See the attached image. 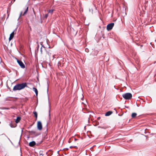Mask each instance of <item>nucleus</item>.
I'll list each match as a JSON object with an SVG mask.
<instances>
[{
	"instance_id": "6",
	"label": "nucleus",
	"mask_w": 156,
	"mask_h": 156,
	"mask_svg": "<svg viewBox=\"0 0 156 156\" xmlns=\"http://www.w3.org/2000/svg\"><path fill=\"white\" fill-rule=\"evenodd\" d=\"M37 128L40 130H41L42 128V125L41 121H39L37 123Z\"/></svg>"
},
{
	"instance_id": "30",
	"label": "nucleus",
	"mask_w": 156,
	"mask_h": 156,
	"mask_svg": "<svg viewBox=\"0 0 156 156\" xmlns=\"http://www.w3.org/2000/svg\"><path fill=\"white\" fill-rule=\"evenodd\" d=\"M114 109L115 110V111H116V113H117V112L115 108H114Z\"/></svg>"
},
{
	"instance_id": "5",
	"label": "nucleus",
	"mask_w": 156,
	"mask_h": 156,
	"mask_svg": "<svg viewBox=\"0 0 156 156\" xmlns=\"http://www.w3.org/2000/svg\"><path fill=\"white\" fill-rule=\"evenodd\" d=\"M17 62L22 68H24L25 67V65L21 60H17Z\"/></svg>"
},
{
	"instance_id": "9",
	"label": "nucleus",
	"mask_w": 156,
	"mask_h": 156,
	"mask_svg": "<svg viewBox=\"0 0 156 156\" xmlns=\"http://www.w3.org/2000/svg\"><path fill=\"white\" fill-rule=\"evenodd\" d=\"M28 10V7H27V9H25L24 12L22 14L23 12H21L20 14V16H24L27 12Z\"/></svg>"
},
{
	"instance_id": "2",
	"label": "nucleus",
	"mask_w": 156,
	"mask_h": 156,
	"mask_svg": "<svg viewBox=\"0 0 156 156\" xmlns=\"http://www.w3.org/2000/svg\"><path fill=\"white\" fill-rule=\"evenodd\" d=\"M122 96L126 100H130L132 97V94L130 93H127L123 94Z\"/></svg>"
},
{
	"instance_id": "21",
	"label": "nucleus",
	"mask_w": 156,
	"mask_h": 156,
	"mask_svg": "<svg viewBox=\"0 0 156 156\" xmlns=\"http://www.w3.org/2000/svg\"><path fill=\"white\" fill-rule=\"evenodd\" d=\"M37 51H38V49H39V45L38 44V43L37 42Z\"/></svg>"
},
{
	"instance_id": "22",
	"label": "nucleus",
	"mask_w": 156,
	"mask_h": 156,
	"mask_svg": "<svg viewBox=\"0 0 156 156\" xmlns=\"http://www.w3.org/2000/svg\"><path fill=\"white\" fill-rule=\"evenodd\" d=\"M85 51L87 52H88L89 51V50L87 48H86L85 49Z\"/></svg>"
},
{
	"instance_id": "25",
	"label": "nucleus",
	"mask_w": 156,
	"mask_h": 156,
	"mask_svg": "<svg viewBox=\"0 0 156 156\" xmlns=\"http://www.w3.org/2000/svg\"><path fill=\"white\" fill-rule=\"evenodd\" d=\"M48 16V14H45L44 16V18H47V17Z\"/></svg>"
},
{
	"instance_id": "23",
	"label": "nucleus",
	"mask_w": 156,
	"mask_h": 156,
	"mask_svg": "<svg viewBox=\"0 0 156 156\" xmlns=\"http://www.w3.org/2000/svg\"><path fill=\"white\" fill-rule=\"evenodd\" d=\"M72 147L77 148V147L76 146H71L70 147H69L70 148H72Z\"/></svg>"
},
{
	"instance_id": "11",
	"label": "nucleus",
	"mask_w": 156,
	"mask_h": 156,
	"mask_svg": "<svg viewBox=\"0 0 156 156\" xmlns=\"http://www.w3.org/2000/svg\"><path fill=\"white\" fill-rule=\"evenodd\" d=\"M20 120L21 117L20 116H18L15 120V122L16 123H17L20 122Z\"/></svg>"
},
{
	"instance_id": "13",
	"label": "nucleus",
	"mask_w": 156,
	"mask_h": 156,
	"mask_svg": "<svg viewBox=\"0 0 156 156\" xmlns=\"http://www.w3.org/2000/svg\"><path fill=\"white\" fill-rule=\"evenodd\" d=\"M16 124L15 123H14V124H13L12 122H10L9 124V126L12 128L15 127L16 126Z\"/></svg>"
},
{
	"instance_id": "12",
	"label": "nucleus",
	"mask_w": 156,
	"mask_h": 156,
	"mask_svg": "<svg viewBox=\"0 0 156 156\" xmlns=\"http://www.w3.org/2000/svg\"><path fill=\"white\" fill-rule=\"evenodd\" d=\"M33 90L35 92V93L36 94L37 96L38 93V91L37 89V88H35V87H33Z\"/></svg>"
},
{
	"instance_id": "34",
	"label": "nucleus",
	"mask_w": 156,
	"mask_h": 156,
	"mask_svg": "<svg viewBox=\"0 0 156 156\" xmlns=\"http://www.w3.org/2000/svg\"><path fill=\"white\" fill-rule=\"evenodd\" d=\"M66 150H68V148H66Z\"/></svg>"
},
{
	"instance_id": "8",
	"label": "nucleus",
	"mask_w": 156,
	"mask_h": 156,
	"mask_svg": "<svg viewBox=\"0 0 156 156\" xmlns=\"http://www.w3.org/2000/svg\"><path fill=\"white\" fill-rule=\"evenodd\" d=\"M36 144V143L34 141H32L29 143V146L31 147H34Z\"/></svg>"
},
{
	"instance_id": "27",
	"label": "nucleus",
	"mask_w": 156,
	"mask_h": 156,
	"mask_svg": "<svg viewBox=\"0 0 156 156\" xmlns=\"http://www.w3.org/2000/svg\"><path fill=\"white\" fill-rule=\"evenodd\" d=\"M100 118H101L100 117H98V118L97 119L98 120H100Z\"/></svg>"
},
{
	"instance_id": "10",
	"label": "nucleus",
	"mask_w": 156,
	"mask_h": 156,
	"mask_svg": "<svg viewBox=\"0 0 156 156\" xmlns=\"http://www.w3.org/2000/svg\"><path fill=\"white\" fill-rule=\"evenodd\" d=\"M113 113V112L111 111H109L107 112L105 114V116H108L111 115Z\"/></svg>"
},
{
	"instance_id": "7",
	"label": "nucleus",
	"mask_w": 156,
	"mask_h": 156,
	"mask_svg": "<svg viewBox=\"0 0 156 156\" xmlns=\"http://www.w3.org/2000/svg\"><path fill=\"white\" fill-rule=\"evenodd\" d=\"M16 28L15 29V30H14L10 34L9 37V41H11L14 37V32L16 30Z\"/></svg>"
},
{
	"instance_id": "31",
	"label": "nucleus",
	"mask_w": 156,
	"mask_h": 156,
	"mask_svg": "<svg viewBox=\"0 0 156 156\" xmlns=\"http://www.w3.org/2000/svg\"><path fill=\"white\" fill-rule=\"evenodd\" d=\"M77 139H76L75 138V141L77 140Z\"/></svg>"
},
{
	"instance_id": "32",
	"label": "nucleus",
	"mask_w": 156,
	"mask_h": 156,
	"mask_svg": "<svg viewBox=\"0 0 156 156\" xmlns=\"http://www.w3.org/2000/svg\"><path fill=\"white\" fill-rule=\"evenodd\" d=\"M51 48L49 46L48 47V48Z\"/></svg>"
},
{
	"instance_id": "4",
	"label": "nucleus",
	"mask_w": 156,
	"mask_h": 156,
	"mask_svg": "<svg viewBox=\"0 0 156 156\" xmlns=\"http://www.w3.org/2000/svg\"><path fill=\"white\" fill-rule=\"evenodd\" d=\"M114 25V23H111L107 25V29L108 30H112Z\"/></svg>"
},
{
	"instance_id": "24",
	"label": "nucleus",
	"mask_w": 156,
	"mask_h": 156,
	"mask_svg": "<svg viewBox=\"0 0 156 156\" xmlns=\"http://www.w3.org/2000/svg\"><path fill=\"white\" fill-rule=\"evenodd\" d=\"M40 51H41V54H42L43 53V51L42 50V47H41L40 48Z\"/></svg>"
},
{
	"instance_id": "29",
	"label": "nucleus",
	"mask_w": 156,
	"mask_h": 156,
	"mask_svg": "<svg viewBox=\"0 0 156 156\" xmlns=\"http://www.w3.org/2000/svg\"><path fill=\"white\" fill-rule=\"evenodd\" d=\"M40 155H42V156H43V154H41V153H40Z\"/></svg>"
},
{
	"instance_id": "17",
	"label": "nucleus",
	"mask_w": 156,
	"mask_h": 156,
	"mask_svg": "<svg viewBox=\"0 0 156 156\" xmlns=\"http://www.w3.org/2000/svg\"><path fill=\"white\" fill-rule=\"evenodd\" d=\"M46 51L48 55L49 56H50L51 54V51L49 50L48 51Z\"/></svg>"
},
{
	"instance_id": "1",
	"label": "nucleus",
	"mask_w": 156,
	"mask_h": 156,
	"mask_svg": "<svg viewBox=\"0 0 156 156\" xmlns=\"http://www.w3.org/2000/svg\"><path fill=\"white\" fill-rule=\"evenodd\" d=\"M26 87H27V85L26 83H18L14 86L13 89V90L14 91L17 90H20L24 89Z\"/></svg>"
},
{
	"instance_id": "18",
	"label": "nucleus",
	"mask_w": 156,
	"mask_h": 156,
	"mask_svg": "<svg viewBox=\"0 0 156 156\" xmlns=\"http://www.w3.org/2000/svg\"><path fill=\"white\" fill-rule=\"evenodd\" d=\"M99 124V123L98 122L96 121L95 122V124L94 125L95 126H97Z\"/></svg>"
},
{
	"instance_id": "15",
	"label": "nucleus",
	"mask_w": 156,
	"mask_h": 156,
	"mask_svg": "<svg viewBox=\"0 0 156 156\" xmlns=\"http://www.w3.org/2000/svg\"><path fill=\"white\" fill-rule=\"evenodd\" d=\"M33 113L34 114V116L36 118V120L37 119V112H35V111Z\"/></svg>"
},
{
	"instance_id": "14",
	"label": "nucleus",
	"mask_w": 156,
	"mask_h": 156,
	"mask_svg": "<svg viewBox=\"0 0 156 156\" xmlns=\"http://www.w3.org/2000/svg\"><path fill=\"white\" fill-rule=\"evenodd\" d=\"M55 11V9H50L49 10H48L47 11L49 13H50L51 14H52L53 13V12L54 11Z\"/></svg>"
},
{
	"instance_id": "28",
	"label": "nucleus",
	"mask_w": 156,
	"mask_h": 156,
	"mask_svg": "<svg viewBox=\"0 0 156 156\" xmlns=\"http://www.w3.org/2000/svg\"><path fill=\"white\" fill-rule=\"evenodd\" d=\"M47 93H48V89H47Z\"/></svg>"
},
{
	"instance_id": "26",
	"label": "nucleus",
	"mask_w": 156,
	"mask_h": 156,
	"mask_svg": "<svg viewBox=\"0 0 156 156\" xmlns=\"http://www.w3.org/2000/svg\"><path fill=\"white\" fill-rule=\"evenodd\" d=\"M9 108H4V109H9Z\"/></svg>"
},
{
	"instance_id": "16",
	"label": "nucleus",
	"mask_w": 156,
	"mask_h": 156,
	"mask_svg": "<svg viewBox=\"0 0 156 156\" xmlns=\"http://www.w3.org/2000/svg\"><path fill=\"white\" fill-rule=\"evenodd\" d=\"M137 115V114L136 113H133L132 114V118H135Z\"/></svg>"
},
{
	"instance_id": "3",
	"label": "nucleus",
	"mask_w": 156,
	"mask_h": 156,
	"mask_svg": "<svg viewBox=\"0 0 156 156\" xmlns=\"http://www.w3.org/2000/svg\"><path fill=\"white\" fill-rule=\"evenodd\" d=\"M28 132L30 135L33 136L34 137H36L41 134L40 133L34 131H29Z\"/></svg>"
},
{
	"instance_id": "19",
	"label": "nucleus",
	"mask_w": 156,
	"mask_h": 156,
	"mask_svg": "<svg viewBox=\"0 0 156 156\" xmlns=\"http://www.w3.org/2000/svg\"><path fill=\"white\" fill-rule=\"evenodd\" d=\"M42 43H42V42H41V43H40V44H41V47H42V48L43 47V48H44L45 49L46 48H45V46H44V45L42 44Z\"/></svg>"
},
{
	"instance_id": "33",
	"label": "nucleus",
	"mask_w": 156,
	"mask_h": 156,
	"mask_svg": "<svg viewBox=\"0 0 156 156\" xmlns=\"http://www.w3.org/2000/svg\"><path fill=\"white\" fill-rule=\"evenodd\" d=\"M16 0H13L14 2Z\"/></svg>"
},
{
	"instance_id": "20",
	"label": "nucleus",
	"mask_w": 156,
	"mask_h": 156,
	"mask_svg": "<svg viewBox=\"0 0 156 156\" xmlns=\"http://www.w3.org/2000/svg\"><path fill=\"white\" fill-rule=\"evenodd\" d=\"M50 107L49 106V120L50 119Z\"/></svg>"
}]
</instances>
